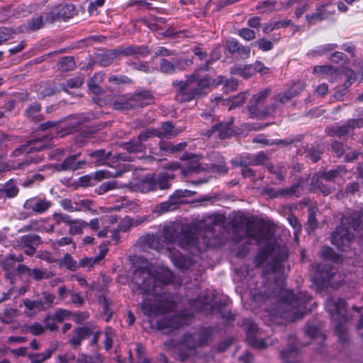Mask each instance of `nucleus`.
Instances as JSON below:
<instances>
[{
  "instance_id": "obj_1",
  "label": "nucleus",
  "mask_w": 363,
  "mask_h": 363,
  "mask_svg": "<svg viewBox=\"0 0 363 363\" xmlns=\"http://www.w3.org/2000/svg\"><path fill=\"white\" fill-rule=\"evenodd\" d=\"M174 274L167 268H159L152 271L146 267H138L134 269L133 282L142 294L157 296L167 285L174 281Z\"/></svg>"
},
{
  "instance_id": "obj_2",
  "label": "nucleus",
  "mask_w": 363,
  "mask_h": 363,
  "mask_svg": "<svg viewBox=\"0 0 363 363\" xmlns=\"http://www.w3.org/2000/svg\"><path fill=\"white\" fill-rule=\"evenodd\" d=\"M184 81L176 80L172 82L176 92L175 99L177 101L189 102L208 94V89L211 84L209 77H200L198 73L194 72L186 75Z\"/></svg>"
},
{
  "instance_id": "obj_3",
  "label": "nucleus",
  "mask_w": 363,
  "mask_h": 363,
  "mask_svg": "<svg viewBox=\"0 0 363 363\" xmlns=\"http://www.w3.org/2000/svg\"><path fill=\"white\" fill-rule=\"evenodd\" d=\"M201 155L185 152L181 157V160L186 161L184 167H180L178 163L173 164L171 167L162 170L160 173L158 182H168L175 178L178 173L184 177H191L193 174H199L207 171L206 164H201Z\"/></svg>"
},
{
  "instance_id": "obj_4",
  "label": "nucleus",
  "mask_w": 363,
  "mask_h": 363,
  "mask_svg": "<svg viewBox=\"0 0 363 363\" xmlns=\"http://www.w3.org/2000/svg\"><path fill=\"white\" fill-rule=\"evenodd\" d=\"M312 300V296L307 291H298L296 294L293 291L281 289L277 301L279 303L293 310L291 320L292 322L302 318L304 315L311 312L308 303Z\"/></svg>"
},
{
  "instance_id": "obj_5",
  "label": "nucleus",
  "mask_w": 363,
  "mask_h": 363,
  "mask_svg": "<svg viewBox=\"0 0 363 363\" xmlns=\"http://www.w3.org/2000/svg\"><path fill=\"white\" fill-rule=\"evenodd\" d=\"M325 307L333 321L335 323V335L342 343L347 342L348 334L345 328L347 321L346 301L341 298L335 300L334 297L330 296L325 301Z\"/></svg>"
},
{
  "instance_id": "obj_6",
  "label": "nucleus",
  "mask_w": 363,
  "mask_h": 363,
  "mask_svg": "<svg viewBox=\"0 0 363 363\" xmlns=\"http://www.w3.org/2000/svg\"><path fill=\"white\" fill-rule=\"evenodd\" d=\"M118 183H101V184L95 189L99 195L104 194L110 190H113L120 187H128L134 191H140L145 194L150 191H155L157 189H169L170 183H127L123 185H118Z\"/></svg>"
},
{
  "instance_id": "obj_7",
  "label": "nucleus",
  "mask_w": 363,
  "mask_h": 363,
  "mask_svg": "<svg viewBox=\"0 0 363 363\" xmlns=\"http://www.w3.org/2000/svg\"><path fill=\"white\" fill-rule=\"evenodd\" d=\"M272 89L265 88L257 94H254L248 103V109L252 118H263L268 116H272V108L271 104L264 106L267 99L270 96Z\"/></svg>"
},
{
  "instance_id": "obj_8",
  "label": "nucleus",
  "mask_w": 363,
  "mask_h": 363,
  "mask_svg": "<svg viewBox=\"0 0 363 363\" xmlns=\"http://www.w3.org/2000/svg\"><path fill=\"white\" fill-rule=\"evenodd\" d=\"M177 305L174 301H164L157 303H152L150 299H145L141 303V309L145 315L149 318L151 322L152 319L159 315H163L167 313L173 311Z\"/></svg>"
},
{
  "instance_id": "obj_9",
  "label": "nucleus",
  "mask_w": 363,
  "mask_h": 363,
  "mask_svg": "<svg viewBox=\"0 0 363 363\" xmlns=\"http://www.w3.org/2000/svg\"><path fill=\"white\" fill-rule=\"evenodd\" d=\"M177 245L184 250L197 248L199 245L198 228L192 224L181 225Z\"/></svg>"
},
{
  "instance_id": "obj_10",
  "label": "nucleus",
  "mask_w": 363,
  "mask_h": 363,
  "mask_svg": "<svg viewBox=\"0 0 363 363\" xmlns=\"http://www.w3.org/2000/svg\"><path fill=\"white\" fill-rule=\"evenodd\" d=\"M313 275V282L320 289L329 286L331 279L335 275L337 270L334 266L328 263H318L315 267Z\"/></svg>"
},
{
  "instance_id": "obj_11",
  "label": "nucleus",
  "mask_w": 363,
  "mask_h": 363,
  "mask_svg": "<svg viewBox=\"0 0 363 363\" xmlns=\"http://www.w3.org/2000/svg\"><path fill=\"white\" fill-rule=\"evenodd\" d=\"M245 234L247 238L255 240L257 243L264 240L269 241L273 235L269 225L263 218L256 220L255 216L254 223L249 229H245Z\"/></svg>"
},
{
  "instance_id": "obj_12",
  "label": "nucleus",
  "mask_w": 363,
  "mask_h": 363,
  "mask_svg": "<svg viewBox=\"0 0 363 363\" xmlns=\"http://www.w3.org/2000/svg\"><path fill=\"white\" fill-rule=\"evenodd\" d=\"M80 155L81 153L70 155L67 157L60 164L45 166L44 168L40 170L43 173L34 174L32 179H28L26 182H33L34 179H45L48 175H50L55 172H58L61 170H76V160L80 156Z\"/></svg>"
},
{
  "instance_id": "obj_13",
  "label": "nucleus",
  "mask_w": 363,
  "mask_h": 363,
  "mask_svg": "<svg viewBox=\"0 0 363 363\" xmlns=\"http://www.w3.org/2000/svg\"><path fill=\"white\" fill-rule=\"evenodd\" d=\"M363 127V118H352L347 120L342 125H331L327 127L325 133L330 136H337L342 138L347 135H352L355 128H360Z\"/></svg>"
},
{
  "instance_id": "obj_14",
  "label": "nucleus",
  "mask_w": 363,
  "mask_h": 363,
  "mask_svg": "<svg viewBox=\"0 0 363 363\" xmlns=\"http://www.w3.org/2000/svg\"><path fill=\"white\" fill-rule=\"evenodd\" d=\"M354 239V234L342 225H337L331 235V242L341 251H347Z\"/></svg>"
},
{
  "instance_id": "obj_15",
  "label": "nucleus",
  "mask_w": 363,
  "mask_h": 363,
  "mask_svg": "<svg viewBox=\"0 0 363 363\" xmlns=\"http://www.w3.org/2000/svg\"><path fill=\"white\" fill-rule=\"evenodd\" d=\"M51 138L48 135L43 136V138H38L36 139L29 140L26 144L21 145L16 148L12 153L13 156H20L22 155H27L31 154L34 151H41L47 148Z\"/></svg>"
},
{
  "instance_id": "obj_16",
  "label": "nucleus",
  "mask_w": 363,
  "mask_h": 363,
  "mask_svg": "<svg viewBox=\"0 0 363 363\" xmlns=\"http://www.w3.org/2000/svg\"><path fill=\"white\" fill-rule=\"evenodd\" d=\"M231 164L234 166L242 167L241 173L245 179H250L253 182L259 179H262L263 176L259 173L257 174L256 171L251 168L247 167L248 165H252V155L247 154L240 157H236L231 160Z\"/></svg>"
},
{
  "instance_id": "obj_17",
  "label": "nucleus",
  "mask_w": 363,
  "mask_h": 363,
  "mask_svg": "<svg viewBox=\"0 0 363 363\" xmlns=\"http://www.w3.org/2000/svg\"><path fill=\"white\" fill-rule=\"evenodd\" d=\"M242 327L246 332V341L253 348L264 349L267 345L264 339L259 340L257 337L258 326L250 319L243 321Z\"/></svg>"
},
{
  "instance_id": "obj_18",
  "label": "nucleus",
  "mask_w": 363,
  "mask_h": 363,
  "mask_svg": "<svg viewBox=\"0 0 363 363\" xmlns=\"http://www.w3.org/2000/svg\"><path fill=\"white\" fill-rule=\"evenodd\" d=\"M303 89L301 84H294L289 89L284 91L283 93L278 94L271 103V108H272V115L277 109H280L283 105L289 101L291 99L296 96Z\"/></svg>"
},
{
  "instance_id": "obj_19",
  "label": "nucleus",
  "mask_w": 363,
  "mask_h": 363,
  "mask_svg": "<svg viewBox=\"0 0 363 363\" xmlns=\"http://www.w3.org/2000/svg\"><path fill=\"white\" fill-rule=\"evenodd\" d=\"M53 23L60 20L72 18L76 14L75 7L73 4H58L48 9Z\"/></svg>"
},
{
  "instance_id": "obj_20",
  "label": "nucleus",
  "mask_w": 363,
  "mask_h": 363,
  "mask_svg": "<svg viewBox=\"0 0 363 363\" xmlns=\"http://www.w3.org/2000/svg\"><path fill=\"white\" fill-rule=\"evenodd\" d=\"M363 223V213L362 211H350L340 219V225L355 231L359 229Z\"/></svg>"
},
{
  "instance_id": "obj_21",
  "label": "nucleus",
  "mask_w": 363,
  "mask_h": 363,
  "mask_svg": "<svg viewBox=\"0 0 363 363\" xmlns=\"http://www.w3.org/2000/svg\"><path fill=\"white\" fill-rule=\"evenodd\" d=\"M208 159L211 161V164H206L208 172L217 173L218 174H225L228 172V167L225 165L224 157L218 152H213L208 155Z\"/></svg>"
},
{
  "instance_id": "obj_22",
  "label": "nucleus",
  "mask_w": 363,
  "mask_h": 363,
  "mask_svg": "<svg viewBox=\"0 0 363 363\" xmlns=\"http://www.w3.org/2000/svg\"><path fill=\"white\" fill-rule=\"evenodd\" d=\"M40 242V237L35 233L22 235L19 240L20 245L25 249V254L29 256H32L35 253Z\"/></svg>"
},
{
  "instance_id": "obj_23",
  "label": "nucleus",
  "mask_w": 363,
  "mask_h": 363,
  "mask_svg": "<svg viewBox=\"0 0 363 363\" xmlns=\"http://www.w3.org/2000/svg\"><path fill=\"white\" fill-rule=\"evenodd\" d=\"M52 23H53V19L51 18L48 9L40 14L35 16L29 20L26 25V29L34 31Z\"/></svg>"
},
{
  "instance_id": "obj_24",
  "label": "nucleus",
  "mask_w": 363,
  "mask_h": 363,
  "mask_svg": "<svg viewBox=\"0 0 363 363\" xmlns=\"http://www.w3.org/2000/svg\"><path fill=\"white\" fill-rule=\"evenodd\" d=\"M50 206L51 203L50 201L38 197L28 199L23 204V208L26 210L39 214L45 212Z\"/></svg>"
},
{
  "instance_id": "obj_25",
  "label": "nucleus",
  "mask_w": 363,
  "mask_h": 363,
  "mask_svg": "<svg viewBox=\"0 0 363 363\" xmlns=\"http://www.w3.org/2000/svg\"><path fill=\"white\" fill-rule=\"evenodd\" d=\"M298 354L296 338L290 337L287 347L280 352L281 358L285 363H301L296 359Z\"/></svg>"
},
{
  "instance_id": "obj_26",
  "label": "nucleus",
  "mask_w": 363,
  "mask_h": 363,
  "mask_svg": "<svg viewBox=\"0 0 363 363\" xmlns=\"http://www.w3.org/2000/svg\"><path fill=\"white\" fill-rule=\"evenodd\" d=\"M93 334V330L89 326L77 327L73 330V336L69 339L71 347L76 348L81 345L82 342Z\"/></svg>"
},
{
  "instance_id": "obj_27",
  "label": "nucleus",
  "mask_w": 363,
  "mask_h": 363,
  "mask_svg": "<svg viewBox=\"0 0 363 363\" xmlns=\"http://www.w3.org/2000/svg\"><path fill=\"white\" fill-rule=\"evenodd\" d=\"M347 174L346 170L342 167H337L334 169H330L328 172L319 171L315 173L312 179V182H318L320 179H324L327 181L334 179H342L343 175Z\"/></svg>"
},
{
  "instance_id": "obj_28",
  "label": "nucleus",
  "mask_w": 363,
  "mask_h": 363,
  "mask_svg": "<svg viewBox=\"0 0 363 363\" xmlns=\"http://www.w3.org/2000/svg\"><path fill=\"white\" fill-rule=\"evenodd\" d=\"M121 172H118L113 169L111 171L107 169H101L90 174L81 177L78 182H90L92 179L99 181L104 179L118 177L121 175Z\"/></svg>"
},
{
  "instance_id": "obj_29",
  "label": "nucleus",
  "mask_w": 363,
  "mask_h": 363,
  "mask_svg": "<svg viewBox=\"0 0 363 363\" xmlns=\"http://www.w3.org/2000/svg\"><path fill=\"white\" fill-rule=\"evenodd\" d=\"M300 183H294L290 188H283L276 190L273 188H266L264 189V193L270 198H277L281 196H296L298 197L299 194H297V190L299 188Z\"/></svg>"
},
{
  "instance_id": "obj_30",
  "label": "nucleus",
  "mask_w": 363,
  "mask_h": 363,
  "mask_svg": "<svg viewBox=\"0 0 363 363\" xmlns=\"http://www.w3.org/2000/svg\"><path fill=\"white\" fill-rule=\"evenodd\" d=\"M133 108L143 107L153 102V96L150 91L141 90L130 96Z\"/></svg>"
},
{
  "instance_id": "obj_31",
  "label": "nucleus",
  "mask_w": 363,
  "mask_h": 363,
  "mask_svg": "<svg viewBox=\"0 0 363 363\" xmlns=\"http://www.w3.org/2000/svg\"><path fill=\"white\" fill-rule=\"evenodd\" d=\"M230 226L233 233H238L242 225H245V229H249L250 226L254 223V216H246L244 213L238 212L230 220Z\"/></svg>"
},
{
  "instance_id": "obj_32",
  "label": "nucleus",
  "mask_w": 363,
  "mask_h": 363,
  "mask_svg": "<svg viewBox=\"0 0 363 363\" xmlns=\"http://www.w3.org/2000/svg\"><path fill=\"white\" fill-rule=\"evenodd\" d=\"M183 130V128H175L172 122L167 121L162 123L160 128L157 129V137L160 138L172 139L175 138Z\"/></svg>"
},
{
  "instance_id": "obj_33",
  "label": "nucleus",
  "mask_w": 363,
  "mask_h": 363,
  "mask_svg": "<svg viewBox=\"0 0 363 363\" xmlns=\"http://www.w3.org/2000/svg\"><path fill=\"white\" fill-rule=\"evenodd\" d=\"M87 155L96 165H107L108 160L111 157L112 152L106 151L104 149H99L94 151L87 150Z\"/></svg>"
},
{
  "instance_id": "obj_34",
  "label": "nucleus",
  "mask_w": 363,
  "mask_h": 363,
  "mask_svg": "<svg viewBox=\"0 0 363 363\" xmlns=\"http://www.w3.org/2000/svg\"><path fill=\"white\" fill-rule=\"evenodd\" d=\"M274 251V243L267 241L264 243V245L262 247L255 257V262L257 266H260L263 264L269 258V257L272 255Z\"/></svg>"
},
{
  "instance_id": "obj_35",
  "label": "nucleus",
  "mask_w": 363,
  "mask_h": 363,
  "mask_svg": "<svg viewBox=\"0 0 363 363\" xmlns=\"http://www.w3.org/2000/svg\"><path fill=\"white\" fill-rule=\"evenodd\" d=\"M172 318L174 323V329L177 330L184 325H191L194 319V315L185 310H182L172 315Z\"/></svg>"
},
{
  "instance_id": "obj_36",
  "label": "nucleus",
  "mask_w": 363,
  "mask_h": 363,
  "mask_svg": "<svg viewBox=\"0 0 363 363\" xmlns=\"http://www.w3.org/2000/svg\"><path fill=\"white\" fill-rule=\"evenodd\" d=\"M329 5H324L318 8L314 13L306 16L307 20L310 23H314L316 21H320L328 18L330 16L335 13V10H328L327 8Z\"/></svg>"
},
{
  "instance_id": "obj_37",
  "label": "nucleus",
  "mask_w": 363,
  "mask_h": 363,
  "mask_svg": "<svg viewBox=\"0 0 363 363\" xmlns=\"http://www.w3.org/2000/svg\"><path fill=\"white\" fill-rule=\"evenodd\" d=\"M180 225H168L164 226L162 231V236L164 240L169 244L177 243L179 233Z\"/></svg>"
},
{
  "instance_id": "obj_38",
  "label": "nucleus",
  "mask_w": 363,
  "mask_h": 363,
  "mask_svg": "<svg viewBox=\"0 0 363 363\" xmlns=\"http://www.w3.org/2000/svg\"><path fill=\"white\" fill-rule=\"evenodd\" d=\"M23 261V257L22 255L17 256L15 254H9L1 261V266L6 273L13 272L16 269V263L22 262Z\"/></svg>"
},
{
  "instance_id": "obj_39",
  "label": "nucleus",
  "mask_w": 363,
  "mask_h": 363,
  "mask_svg": "<svg viewBox=\"0 0 363 363\" xmlns=\"http://www.w3.org/2000/svg\"><path fill=\"white\" fill-rule=\"evenodd\" d=\"M211 130L213 132H218V136L220 139H225L232 135L233 130V121L226 123H219L212 126Z\"/></svg>"
},
{
  "instance_id": "obj_40",
  "label": "nucleus",
  "mask_w": 363,
  "mask_h": 363,
  "mask_svg": "<svg viewBox=\"0 0 363 363\" xmlns=\"http://www.w3.org/2000/svg\"><path fill=\"white\" fill-rule=\"evenodd\" d=\"M227 303L225 301H215L211 306L213 311L220 315V318L229 322L235 320V315L230 311L226 310Z\"/></svg>"
},
{
  "instance_id": "obj_41",
  "label": "nucleus",
  "mask_w": 363,
  "mask_h": 363,
  "mask_svg": "<svg viewBox=\"0 0 363 363\" xmlns=\"http://www.w3.org/2000/svg\"><path fill=\"white\" fill-rule=\"evenodd\" d=\"M24 274L30 277V269L25 264H19L13 272L5 274V279L9 280L11 284H14L16 279Z\"/></svg>"
},
{
  "instance_id": "obj_42",
  "label": "nucleus",
  "mask_w": 363,
  "mask_h": 363,
  "mask_svg": "<svg viewBox=\"0 0 363 363\" xmlns=\"http://www.w3.org/2000/svg\"><path fill=\"white\" fill-rule=\"evenodd\" d=\"M216 328L213 326L203 327L198 333L197 345L202 347L206 346L211 341Z\"/></svg>"
},
{
  "instance_id": "obj_43",
  "label": "nucleus",
  "mask_w": 363,
  "mask_h": 363,
  "mask_svg": "<svg viewBox=\"0 0 363 363\" xmlns=\"http://www.w3.org/2000/svg\"><path fill=\"white\" fill-rule=\"evenodd\" d=\"M169 257L174 266L180 269H186L189 267V260L178 250H169Z\"/></svg>"
},
{
  "instance_id": "obj_44",
  "label": "nucleus",
  "mask_w": 363,
  "mask_h": 363,
  "mask_svg": "<svg viewBox=\"0 0 363 363\" xmlns=\"http://www.w3.org/2000/svg\"><path fill=\"white\" fill-rule=\"evenodd\" d=\"M113 106L116 110L125 111L133 108L130 96H121L113 102Z\"/></svg>"
},
{
  "instance_id": "obj_45",
  "label": "nucleus",
  "mask_w": 363,
  "mask_h": 363,
  "mask_svg": "<svg viewBox=\"0 0 363 363\" xmlns=\"http://www.w3.org/2000/svg\"><path fill=\"white\" fill-rule=\"evenodd\" d=\"M230 72L233 74L240 75L245 79H248L254 74L252 65H246L245 66H235L230 68Z\"/></svg>"
},
{
  "instance_id": "obj_46",
  "label": "nucleus",
  "mask_w": 363,
  "mask_h": 363,
  "mask_svg": "<svg viewBox=\"0 0 363 363\" xmlns=\"http://www.w3.org/2000/svg\"><path fill=\"white\" fill-rule=\"evenodd\" d=\"M84 78L82 75H78L74 78L69 79L67 82L60 84V89L68 92V89L79 88L84 83Z\"/></svg>"
},
{
  "instance_id": "obj_47",
  "label": "nucleus",
  "mask_w": 363,
  "mask_h": 363,
  "mask_svg": "<svg viewBox=\"0 0 363 363\" xmlns=\"http://www.w3.org/2000/svg\"><path fill=\"white\" fill-rule=\"evenodd\" d=\"M57 345L52 348L48 349L43 353H36L29 356L31 363H43L47 359H50L52 354L57 350Z\"/></svg>"
},
{
  "instance_id": "obj_48",
  "label": "nucleus",
  "mask_w": 363,
  "mask_h": 363,
  "mask_svg": "<svg viewBox=\"0 0 363 363\" xmlns=\"http://www.w3.org/2000/svg\"><path fill=\"white\" fill-rule=\"evenodd\" d=\"M69 233L72 235L82 234L83 228L88 226V223L82 220H72L69 223Z\"/></svg>"
},
{
  "instance_id": "obj_49",
  "label": "nucleus",
  "mask_w": 363,
  "mask_h": 363,
  "mask_svg": "<svg viewBox=\"0 0 363 363\" xmlns=\"http://www.w3.org/2000/svg\"><path fill=\"white\" fill-rule=\"evenodd\" d=\"M11 183H5L2 188H0V199H11L16 197L18 194V189L14 185H9Z\"/></svg>"
},
{
  "instance_id": "obj_50",
  "label": "nucleus",
  "mask_w": 363,
  "mask_h": 363,
  "mask_svg": "<svg viewBox=\"0 0 363 363\" xmlns=\"http://www.w3.org/2000/svg\"><path fill=\"white\" fill-rule=\"evenodd\" d=\"M59 69L62 72L72 70L75 67L74 58L72 56L61 57L57 63Z\"/></svg>"
},
{
  "instance_id": "obj_51",
  "label": "nucleus",
  "mask_w": 363,
  "mask_h": 363,
  "mask_svg": "<svg viewBox=\"0 0 363 363\" xmlns=\"http://www.w3.org/2000/svg\"><path fill=\"white\" fill-rule=\"evenodd\" d=\"M155 328L157 330H164L166 329L175 330L174 323L172 315L162 317L156 321Z\"/></svg>"
},
{
  "instance_id": "obj_52",
  "label": "nucleus",
  "mask_w": 363,
  "mask_h": 363,
  "mask_svg": "<svg viewBox=\"0 0 363 363\" xmlns=\"http://www.w3.org/2000/svg\"><path fill=\"white\" fill-rule=\"evenodd\" d=\"M124 148L129 152H143L145 147L143 145V142L140 140L138 137L136 139L133 140L132 141L125 143L124 145Z\"/></svg>"
},
{
  "instance_id": "obj_53",
  "label": "nucleus",
  "mask_w": 363,
  "mask_h": 363,
  "mask_svg": "<svg viewBox=\"0 0 363 363\" xmlns=\"http://www.w3.org/2000/svg\"><path fill=\"white\" fill-rule=\"evenodd\" d=\"M124 148L129 152H143L145 147L143 145V142L140 140L138 137L136 139L133 140L132 141L125 143L124 145Z\"/></svg>"
},
{
  "instance_id": "obj_54",
  "label": "nucleus",
  "mask_w": 363,
  "mask_h": 363,
  "mask_svg": "<svg viewBox=\"0 0 363 363\" xmlns=\"http://www.w3.org/2000/svg\"><path fill=\"white\" fill-rule=\"evenodd\" d=\"M181 344L191 350L200 347V346L197 345L198 340L196 339L194 335L192 333L184 334L181 338Z\"/></svg>"
},
{
  "instance_id": "obj_55",
  "label": "nucleus",
  "mask_w": 363,
  "mask_h": 363,
  "mask_svg": "<svg viewBox=\"0 0 363 363\" xmlns=\"http://www.w3.org/2000/svg\"><path fill=\"white\" fill-rule=\"evenodd\" d=\"M272 293L269 289H264L263 291H258L252 295V301L258 304L267 303L271 301Z\"/></svg>"
},
{
  "instance_id": "obj_56",
  "label": "nucleus",
  "mask_w": 363,
  "mask_h": 363,
  "mask_svg": "<svg viewBox=\"0 0 363 363\" xmlns=\"http://www.w3.org/2000/svg\"><path fill=\"white\" fill-rule=\"evenodd\" d=\"M40 111V106L38 104H35L28 107L25 113L26 116L30 118V119L36 121H40L42 119Z\"/></svg>"
},
{
  "instance_id": "obj_57",
  "label": "nucleus",
  "mask_w": 363,
  "mask_h": 363,
  "mask_svg": "<svg viewBox=\"0 0 363 363\" xmlns=\"http://www.w3.org/2000/svg\"><path fill=\"white\" fill-rule=\"evenodd\" d=\"M74 204H76V207L77 211H90L91 213H96V210H92V206H94V201L90 199H82L78 201H74Z\"/></svg>"
},
{
  "instance_id": "obj_58",
  "label": "nucleus",
  "mask_w": 363,
  "mask_h": 363,
  "mask_svg": "<svg viewBox=\"0 0 363 363\" xmlns=\"http://www.w3.org/2000/svg\"><path fill=\"white\" fill-rule=\"evenodd\" d=\"M60 264L65 266L67 269L72 272L76 271L78 269L77 262L69 253H66L64 255L63 258L60 260Z\"/></svg>"
},
{
  "instance_id": "obj_59",
  "label": "nucleus",
  "mask_w": 363,
  "mask_h": 363,
  "mask_svg": "<svg viewBox=\"0 0 363 363\" xmlns=\"http://www.w3.org/2000/svg\"><path fill=\"white\" fill-rule=\"evenodd\" d=\"M175 72L183 71L186 68L190 67L194 62L192 59L189 58H177L173 60Z\"/></svg>"
},
{
  "instance_id": "obj_60",
  "label": "nucleus",
  "mask_w": 363,
  "mask_h": 363,
  "mask_svg": "<svg viewBox=\"0 0 363 363\" xmlns=\"http://www.w3.org/2000/svg\"><path fill=\"white\" fill-rule=\"evenodd\" d=\"M159 69L161 72L167 74H172L175 72L174 62L169 61L164 58L160 60Z\"/></svg>"
},
{
  "instance_id": "obj_61",
  "label": "nucleus",
  "mask_w": 363,
  "mask_h": 363,
  "mask_svg": "<svg viewBox=\"0 0 363 363\" xmlns=\"http://www.w3.org/2000/svg\"><path fill=\"white\" fill-rule=\"evenodd\" d=\"M53 273L51 272H44L40 269L34 268L32 270H30V277H33V279L35 281H40L43 279H50L52 277Z\"/></svg>"
},
{
  "instance_id": "obj_62",
  "label": "nucleus",
  "mask_w": 363,
  "mask_h": 363,
  "mask_svg": "<svg viewBox=\"0 0 363 363\" xmlns=\"http://www.w3.org/2000/svg\"><path fill=\"white\" fill-rule=\"evenodd\" d=\"M337 48L338 45L335 43L325 44L318 47L315 50L311 52V55L313 56L323 55L335 50Z\"/></svg>"
},
{
  "instance_id": "obj_63",
  "label": "nucleus",
  "mask_w": 363,
  "mask_h": 363,
  "mask_svg": "<svg viewBox=\"0 0 363 363\" xmlns=\"http://www.w3.org/2000/svg\"><path fill=\"white\" fill-rule=\"evenodd\" d=\"M321 256L325 259L331 261H337L339 255L334 251V250L329 246H323L321 250Z\"/></svg>"
},
{
  "instance_id": "obj_64",
  "label": "nucleus",
  "mask_w": 363,
  "mask_h": 363,
  "mask_svg": "<svg viewBox=\"0 0 363 363\" xmlns=\"http://www.w3.org/2000/svg\"><path fill=\"white\" fill-rule=\"evenodd\" d=\"M95 360L99 362L102 361V356L100 354H97L96 356H90L86 354H80L77 358V363H95Z\"/></svg>"
}]
</instances>
